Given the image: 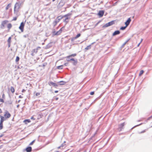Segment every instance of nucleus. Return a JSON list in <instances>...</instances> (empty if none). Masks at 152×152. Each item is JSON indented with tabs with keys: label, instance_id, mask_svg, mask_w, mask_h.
<instances>
[{
	"label": "nucleus",
	"instance_id": "obj_1",
	"mask_svg": "<svg viewBox=\"0 0 152 152\" xmlns=\"http://www.w3.org/2000/svg\"><path fill=\"white\" fill-rule=\"evenodd\" d=\"M71 15V13H69L63 16V18H65V19L63 20V22L66 23V24L69 22V20L70 19Z\"/></svg>",
	"mask_w": 152,
	"mask_h": 152
},
{
	"label": "nucleus",
	"instance_id": "obj_2",
	"mask_svg": "<svg viewBox=\"0 0 152 152\" xmlns=\"http://www.w3.org/2000/svg\"><path fill=\"white\" fill-rule=\"evenodd\" d=\"M21 3L19 2H17L15 4L14 8V13L17 14L18 11V10L20 8Z\"/></svg>",
	"mask_w": 152,
	"mask_h": 152
},
{
	"label": "nucleus",
	"instance_id": "obj_3",
	"mask_svg": "<svg viewBox=\"0 0 152 152\" xmlns=\"http://www.w3.org/2000/svg\"><path fill=\"white\" fill-rule=\"evenodd\" d=\"M8 21L7 20H5L2 22L1 25V28L3 29L4 28L5 25L8 23Z\"/></svg>",
	"mask_w": 152,
	"mask_h": 152
},
{
	"label": "nucleus",
	"instance_id": "obj_4",
	"mask_svg": "<svg viewBox=\"0 0 152 152\" xmlns=\"http://www.w3.org/2000/svg\"><path fill=\"white\" fill-rule=\"evenodd\" d=\"M114 23V21H112L108 22V23H106L104 26L103 27H107L113 25Z\"/></svg>",
	"mask_w": 152,
	"mask_h": 152
},
{
	"label": "nucleus",
	"instance_id": "obj_5",
	"mask_svg": "<svg viewBox=\"0 0 152 152\" xmlns=\"http://www.w3.org/2000/svg\"><path fill=\"white\" fill-rule=\"evenodd\" d=\"M25 23L23 22H22L19 27V28L20 30L22 32L23 31V28L24 26Z\"/></svg>",
	"mask_w": 152,
	"mask_h": 152
},
{
	"label": "nucleus",
	"instance_id": "obj_6",
	"mask_svg": "<svg viewBox=\"0 0 152 152\" xmlns=\"http://www.w3.org/2000/svg\"><path fill=\"white\" fill-rule=\"evenodd\" d=\"M62 28H61L59 31H57V32H55V31H53V33L54 35H60L62 32Z\"/></svg>",
	"mask_w": 152,
	"mask_h": 152
},
{
	"label": "nucleus",
	"instance_id": "obj_7",
	"mask_svg": "<svg viewBox=\"0 0 152 152\" xmlns=\"http://www.w3.org/2000/svg\"><path fill=\"white\" fill-rule=\"evenodd\" d=\"M11 116L10 114L8 112V111H6L5 112L4 116L5 118H9Z\"/></svg>",
	"mask_w": 152,
	"mask_h": 152
},
{
	"label": "nucleus",
	"instance_id": "obj_8",
	"mask_svg": "<svg viewBox=\"0 0 152 152\" xmlns=\"http://www.w3.org/2000/svg\"><path fill=\"white\" fill-rule=\"evenodd\" d=\"M124 123H123L119 125L118 129L119 131H121L123 129V127L124 125Z\"/></svg>",
	"mask_w": 152,
	"mask_h": 152
},
{
	"label": "nucleus",
	"instance_id": "obj_9",
	"mask_svg": "<svg viewBox=\"0 0 152 152\" xmlns=\"http://www.w3.org/2000/svg\"><path fill=\"white\" fill-rule=\"evenodd\" d=\"M104 14V11L102 10H101L99 11V13H98V15L100 17H102Z\"/></svg>",
	"mask_w": 152,
	"mask_h": 152
},
{
	"label": "nucleus",
	"instance_id": "obj_10",
	"mask_svg": "<svg viewBox=\"0 0 152 152\" xmlns=\"http://www.w3.org/2000/svg\"><path fill=\"white\" fill-rule=\"evenodd\" d=\"M131 21V19L130 18H129L127 21L125 22V24L126 26H127L129 25Z\"/></svg>",
	"mask_w": 152,
	"mask_h": 152
},
{
	"label": "nucleus",
	"instance_id": "obj_11",
	"mask_svg": "<svg viewBox=\"0 0 152 152\" xmlns=\"http://www.w3.org/2000/svg\"><path fill=\"white\" fill-rule=\"evenodd\" d=\"M66 142H64V143H62L60 146H59L58 147V149L61 148L63 149L64 148H65V147L66 144H64Z\"/></svg>",
	"mask_w": 152,
	"mask_h": 152
},
{
	"label": "nucleus",
	"instance_id": "obj_12",
	"mask_svg": "<svg viewBox=\"0 0 152 152\" xmlns=\"http://www.w3.org/2000/svg\"><path fill=\"white\" fill-rule=\"evenodd\" d=\"M60 21V20L57 19H56V20L53 22V24L54 26H55Z\"/></svg>",
	"mask_w": 152,
	"mask_h": 152
},
{
	"label": "nucleus",
	"instance_id": "obj_13",
	"mask_svg": "<svg viewBox=\"0 0 152 152\" xmlns=\"http://www.w3.org/2000/svg\"><path fill=\"white\" fill-rule=\"evenodd\" d=\"M49 85H53L54 86L56 87L58 86V85L56 83H54L52 82H50L49 83Z\"/></svg>",
	"mask_w": 152,
	"mask_h": 152
},
{
	"label": "nucleus",
	"instance_id": "obj_14",
	"mask_svg": "<svg viewBox=\"0 0 152 152\" xmlns=\"http://www.w3.org/2000/svg\"><path fill=\"white\" fill-rule=\"evenodd\" d=\"M27 152H31L32 150V148L31 147H28L26 149Z\"/></svg>",
	"mask_w": 152,
	"mask_h": 152
},
{
	"label": "nucleus",
	"instance_id": "obj_15",
	"mask_svg": "<svg viewBox=\"0 0 152 152\" xmlns=\"http://www.w3.org/2000/svg\"><path fill=\"white\" fill-rule=\"evenodd\" d=\"M120 32L119 31L117 30L116 31H115L113 34V36H115L116 35L118 34H120Z\"/></svg>",
	"mask_w": 152,
	"mask_h": 152
},
{
	"label": "nucleus",
	"instance_id": "obj_16",
	"mask_svg": "<svg viewBox=\"0 0 152 152\" xmlns=\"http://www.w3.org/2000/svg\"><path fill=\"white\" fill-rule=\"evenodd\" d=\"M76 55H77V54L76 53L73 54H71L70 55H69V56H66V58H70V57H74V56H76Z\"/></svg>",
	"mask_w": 152,
	"mask_h": 152
},
{
	"label": "nucleus",
	"instance_id": "obj_17",
	"mask_svg": "<svg viewBox=\"0 0 152 152\" xmlns=\"http://www.w3.org/2000/svg\"><path fill=\"white\" fill-rule=\"evenodd\" d=\"M12 101L10 100L7 101L6 103L7 104H12Z\"/></svg>",
	"mask_w": 152,
	"mask_h": 152
},
{
	"label": "nucleus",
	"instance_id": "obj_18",
	"mask_svg": "<svg viewBox=\"0 0 152 152\" xmlns=\"http://www.w3.org/2000/svg\"><path fill=\"white\" fill-rule=\"evenodd\" d=\"M51 47V44H48L45 48L46 49L49 48Z\"/></svg>",
	"mask_w": 152,
	"mask_h": 152
},
{
	"label": "nucleus",
	"instance_id": "obj_19",
	"mask_svg": "<svg viewBox=\"0 0 152 152\" xmlns=\"http://www.w3.org/2000/svg\"><path fill=\"white\" fill-rule=\"evenodd\" d=\"M60 85H63L65 84L66 82L63 81H61L59 82Z\"/></svg>",
	"mask_w": 152,
	"mask_h": 152
},
{
	"label": "nucleus",
	"instance_id": "obj_20",
	"mask_svg": "<svg viewBox=\"0 0 152 152\" xmlns=\"http://www.w3.org/2000/svg\"><path fill=\"white\" fill-rule=\"evenodd\" d=\"M80 36V34H78L76 37H74V38H73V40H74L75 39H76L79 37Z\"/></svg>",
	"mask_w": 152,
	"mask_h": 152
},
{
	"label": "nucleus",
	"instance_id": "obj_21",
	"mask_svg": "<svg viewBox=\"0 0 152 152\" xmlns=\"http://www.w3.org/2000/svg\"><path fill=\"white\" fill-rule=\"evenodd\" d=\"M30 121H31L29 119H26L24 121V122L26 124H27L28 123L30 122Z\"/></svg>",
	"mask_w": 152,
	"mask_h": 152
},
{
	"label": "nucleus",
	"instance_id": "obj_22",
	"mask_svg": "<svg viewBox=\"0 0 152 152\" xmlns=\"http://www.w3.org/2000/svg\"><path fill=\"white\" fill-rule=\"evenodd\" d=\"M0 117H1V120H0V122L1 123H3L4 120V117L3 116H0Z\"/></svg>",
	"mask_w": 152,
	"mask_h": 152
},
{
	"label": "nucleus",
	"instance_id": "obj_23",
	"mask_svg": "<svg viewBox=\"0 0 152 152\" xmlns=\"http://www.w3.org/2000/svg\"><path fill=\"white\" fill-rule=\"evenodd\" d=\"M37 52V49H34L32 50V55L33 56V54L34 53H36Z\"/></svg>",
	"mask_w": 152,
	"mask_h": 152
},
{
	"label": "nucleus",
	"instance_id": "obj_24",
	"mask_svg": "<svg viewBox=\"0 0 152 152\" xmlns=\"http://www.w3.org/2000/svg\"><path fill=\"white\" fill-rule=\"evenodd\" d=\"M77 63V59H76L74 61H73V62L72 63V64L73 65H76Z\"/></svg>",
	"mask_w": 152,
	"mask_h": 152
},
{
	"label": "nucleus",
	"instance_id": "obj_25",
	"mask_svg": "<svg viewBox=\"0 0 152 152\" xmlns=\"http://www.w3.org/2000/svg\"><path fill=\"white\" fill-rule=\"evenodd\" d=\"M11 91L12 93H13L15 91V89L13 87L11 86Z\"/></svg>",
	"mask_w": 152,
	"mask_h": 152
},
{
	"label": "nucleus",
	"instance_id": "obj_26",
	"mask_svg": "<svg viewBox=\"0 0 152 152\" xmlns=\"http://www.w3.org/2000/svg\"><path fill=\"white\" fill-rule=\"evenodd\" d=\"M12 27V24L11 23H9L8 24L7 27L9 29H10Z\"/></svg>",
	"mask_w": 152,
	"mask_h": 152
},
{
	"label": "nucleus",
	"instance_id": "obj_27",
	"mask_svg": "<svg viewBox=\"0 0 152 152\" xmlns=\"http://www.w3.org/2000/svg\"><path fill=\"white\" fill-rule=\"evenodd\" d=\"M63 18V16H59L56 19H59V20H60Z\"/></svg>",
	"mask_w": 152,
	"mask_h": 152
},
{
	"label": "nucleus",
	"instance_id": "obj_28",
	"mask_svg": "<svg viewBox=\"0 0 152 152\" xmlns=\"http://www.w3.org/2000/svg\"><path fill=\"white\" fill-rule=\"evenodd\" d=\"M11 37H9V38L7 40V42H8V43H11Z\"/></svg>",
	"mask_w": 152,
	"mask_h": 152
},
{
	"label": "nucleus",
	"instance_id": "obj_29",
	"mask_svg": "<svg viewBox=\"0 0 152 152\" xmlns=\"http://www.w3.org/2000/svg\"><path fill=\"white\" fill-rule=\"evenodd\" d=\"M63 65H61L57 66V69H62L63 68Z\"/></svg>",
	"mask_w": 152,
	"mask_h": 152
},
{
	"label": "nucleus",
	"instance_id": "obj_30",
	"mask_svg": "<svg viewBox=\"0 0 152 152\" xmlns=\"http://www.w3.org/2000/svg\"><path fill=\"white\" fill-rule=\"evenodd\" d=\"M144 71L143 70H141L139 73V76H141L143 73Z\"/></svg>",
	"mask_w": 152,
	"mask_h": 152
},
{
	"label": "nucleus",
	"instance_id": "obj_31",
	"mask_svg": "<svg viewBox=\"0 0 152 152\" xmlns=\"http://www.w3.org/2000/svg\"><path fill=\"white\" fill-rule=\"evenodd\" d=\"M91 45H89L88 46H87L86 47L85 49L86 50H87L89 49H90L91 48Z\"/></svg>",
	"mask_w": 152,
	"mask_h": 152
},
{
	"label": "nucleus",
	"instance_id": "obj_32",
	"mask_svg": "<svg viewBox=\"0 0 152 152\" xmlns=\"http://www.w3.org/2000/svg\"><path fill=\"white\" fill-rule=\"evenodd\" d=\"M3 123H0V130L2 129L3 128Z\"/></svg>",
	"mask_w": 152,
	"mask_h": 152
},
{
	"label": "nucleus",
	"instance_id": "obj_33",
	"mask_svg": "<svg viewBox=\"0 0 152 152\" xmlns=\"http://www.w3.org/2000/svg\"><path fill=\"white\" fill-rule=\"evenodd\" d=\"M11 5V4H9L6 7V10H8L9 8L10 7V6Z\"/></svg>",
	"mask_w": 152,
	"mask_h": 152
},
{
	"label": "nucleus",
	"instance_id": "obj_34",
	"mask_svg": "<svg viewBox=\"0 0 152 152\" xmlns=\"http://www.w3.org/2000/svg\"><path fill=\"white\" fill-rule=\"evenodd\" d=\"M127 26H124V27H122L121 28H120V29L121 30H124L125 29V28H126L127 27Z\"/></svg>",
	"mask_w": 152,
	"mask_h": 152
},
{
	"label": "nucleus",
	"instance_id": "obj_35",
	"mask_svg": "<svg viewBox=\"0 0 152 152\" xmlns=\"http://www.w3.org/2000/svg\"><path fill=\"white\" fill-rule=\"evenodd\" d=\"M75 60L73 58H71L69 60H67V61H68L70 62V61H74Z\"/></svg>",
	"mask_w": 152,
	"mask_h": 152
},
{
	"label": "nucleus",
	"instance_id": "obj_36",
	"mask_svg": "<svg viewBox=\"0 0 152 152\" xmlns=\"http://www.w3.org/2000/svg\"><path fill=\"white\" fill-rule=\"evenodd\" d=\"M19 60V57L18 56H17L16 58V61L18 62V61Z\"/></svg>",
	"mask_w": 152,
	"mask_h": 152
},
{
	"label": "nucleus",
	"instance_id": "obj_37",
	"mask_svg": "<svg viewBox=\"0 0 152 152\" xmlns=\"http://www.w3.org/2000/svg\"><path fill=\"white\" fill-rule=\"evenodd\" d=\"M35 140H33L29 144V145H32L33 144V143L35 142Z\"/></svg>",
	"mask_w": 152,
	"mask_h": 152
},
{
	"label": "nucleus",
	"instance_id": "obj_38",
	"mask_svg": "<svg viewBox=\"0 0 152 152\" xmlns=\"http://www.w3.org/2000/svg\"><path fill=\"white\" fill-rule=\"evenodd\" d=\"M28 34H26L23 35V37L25 38H26L28 37Z\"/></svg>",
	"mask_w": 152,
	"mask_h": 152
},
{
	"label": "nucleus",
	"instance_id": "obj_39",
	"mask_svg": "<svg viewBox=\"0 0 152 152\" xmlns=\"http://www.w3.org/2000/svg\"><path fill=\"white\" fill-rule=\"evenodd\" d=\"M94 91H92L91 92H90V94L91 95H94Z\"/></svg>",
	"mask_w": 152,
	"mask_h": 152
},
{
	"label": "nucleus",
	"instance_id": "obj_40",
	"mask_svg": "<svg viewBox=\"0 0 152 152\" xmlns=\"http://www.w3.org/2000/svg\"><path fill=\"white\" fill-rule=\"evenodd\" d=\"M17 18L16 17H14L12 20H17Z\"/></svg>",
	"mask_w": 152,
	"mask_h": 152
},
{
	"label": "nucleus",
	"instance_id": "obj_41",
	"mask_svg": "<svg viewBox=\"0 0 152 152\" xmlns=\"http://www.w3.org/2000/svg\"><path fill=\"white\" fill-rule=\"evenodd\" d=\"M2 98H5V95L4 93L2 94Z\"/></svg>",
	"mask_w": 152,
	"mask_h": 152
},
{
	"label": "nucleus",
	"instance_id": "obj_42",
	"mask_svg": "<svg viewBox=\"0 0 152 152\" xmlns=\"http://www.w3.org/2000/svg\"><path fill=\"white\" fill-rule=\"evenodd\" d=\"M0 101L1 102H4V100L3 99L0 98Z\"/></svg>",
	"mask_w": 152,
	"mask_h": 152
},
{
	"label": "nucleus",
	"instance_id": "obj_43",
	"mask_svg": "<svg viewBox=\"0 0 152 152\" xmlns=\"http://www.w3.org/2000/svg\"><path fill=\"white\" fill-rule=\"evenodd\" d=\"M31 119H33V120H35V119L34 118L33 116H32L31 117Z\"/></svg>",
	"mask_w": 152,
	"mask_h": 152
},
{
	"label": "nucleus",
	"instance_id": "obj_44",
	"mask_svg": "<svg viewBox=\"0 0 152 152\" xmlns=\"http://www.w3.org/2000/svg\"><path fill=\"white\" fill-rule=\"evenodd\" d=\"M127 41V42H124L123 44V45H122V47H123L124 46V45H125L126 44V43Z\"/></svg>",
	"mask_w": 152,
	"mask_h": 152
},
{
	"label": "nucleus",
	"instance_id": "obj_45",
	"mask_svg": "<svg viewBox=\"0 0 152 152\" xmlns=\"http://www.w3.org/2000/svg\"><path fill=\"white\" fill-rule=\"evenodd\" d=\"M40 95V93H37L36 94V95L37 96H39Z\"/></svg>",
	"mask_w": 152,
	"mask_h": 152
},
{
	"label": "nucleus",
	"instance_id": "obj_46",
	"mask_svg": "<svg viewBox=\"0 0 152 152\" xmlns=\"http://www.w3.org/2000/svg\"><path fill=\"white\" fill-rule=\"evenodd\" d=\"M40 48H41L40 47H37V48L36 49H37V50H38L39 49H40Z\"/></svg>",
	"mask_w": 152,
	"mask_h": 152
},
{
	"label": "nucleus",
	"instance_id": "obj_47",
	"mask_svg": "<svg viewBox=\"0 0 152 152\" xmlns=\"http://www.w3.org/2000/svg\"><path fill=\"white\" fill-rule=\"evenodd\" d=\"M25 91V90H24V89H23L22 90V92H23Z\"/></svg>",
	"mask_w": 152,
	"mask_h": 152
},
{
	"label": "nucleus",
	"instance_id": "obj_48",
	"mask_svg": "<svg viewBox=\"0 0 152 152\" xmlns=\"http://www.w3.org/2000/svg\"><path fill=\"white\" fill-rule=\"evenodd\" d=\"M19 98H22V97L21 95H20L19 96Z\"/></svg>",
	"mask_w": 152,
	"mask_h": 152
},
{
	"label": "nucleus",
	"instance_id": "obj_49",
	"mask_svg": "<svg viewBox=\"0 0 152 152\" xmlns=\"http://www.w3.org/2000/svg\"><path fill=\"white\" fill-rule=\"evenodd\" d=\"M8 46L9 47H10V43H8Z\"/></svg>",
	"mask_w": 152,
	"mask_h": 152
},
{
	"label": "nucleus",
	"instance_id": "obj_50",
	"mask_svg": "<svg viewBox=\"0 0 152 152\" xmlns=\"http://www.w3.org/2000/svg\"><path fill=\"white\" fill-rule=\"evenodd\" d=\"M58 92V91H55L54 92L55 93H57Z\"/></svg>",
	"mask_w": 152,
	"mask_h": 152
},
{
	"label": "nucleus",
	"instance_id": "obj_51",
	"mask_svg": "<svg viewBox=\"0 0 152 152\" xmlns=\"http://www.w3.org/2000/svg\"><path fill=\"white\" fill-rule=\"evenodd\" d=\"M140 43H139L138 44V45H137V47H139V45H140Z\"/></svg>",
	"mask_w": 152,
	"mask_h": 152
},
{
	"label": "nucleus",
	"instance_id": "obj_52",
	"mask_svg": "<svg viewBox=\"0 0 152 152\" xmlns=\"http://www.w3.org/2000/svg\"><path fill=\"white\" fill-rule=\"evenodd\" d=\"M145 132V131H142V132H141L140 133H143L144 132Z\"/></svg>",
	"mask_w": 152,
	"mask_h": 152
},
{
	"label": "nucleus",
	"instance_id": "obj_53",
	"mask_svg": "<svg viewBox=\"0 0 152 152\" xmlns=\"http://www.w3.org/2000/svg\"><path fill=\"white\" fill-rule=\"evenodd\" d=\"M2 113V111L1 109L0 108V113Z\"/></svg>",
	"mask_w": 152,
	"mask_h": 152
},
{
	"label": "nucleus",
	"instance_id": "obj_54",
	"mask_svg": "<svg viewBox=\"0 0 152 152\" xmlns=\"http://www.w3.org/2000/svg\"><path fill=\"white\" fill-rule=\"evenodd\" d=\"M142 40H143V39H141V41H140V43L142 42Z\"/></svg>",
	"mask_w": 152,
	"mask_h": 152
},
{
	"label": "nucleus",
	"instance_id": "obj_55",
	"mask_svg": "<svg viewBox=\"0 0 152 152\" xmlns=\"http://www.w3.org/2000/svg\"><path fill=\"white\" fill-rule=\"evenodd\" d=\"M19 104L17 106V108H18L19 107Z\"/></svg>",
	"mask_w": 152,
	"mask_h": 152
},
{
	"label": "nucleus",
	"instance_id": "obj_56",
	"mask_svg": "<svg viewBox=\"0 0 152 152\" xmlns=\"http://www.w3.org/2000/svg\"><path fill=\"white\" fill-rule=\"evenodd\" d=\"M3 136L2 135H0V137H1Z\"/></svg>",
	"mask_w": 152,
	"mask_h": 152
},
{
	"label": "nucleus",
	"instance_id": "obj_57",
	"mask_svg": "<svg viewBox=\"0 0 152 152\" xmlns=\"http://www.w3.org/2000/svg\"><path fill=\"white\" fill-rule=\"evenodd\" d=\"M139 124V125H137L136 126H139V125H141V124Z\"/></svg>",
	"mask_w": 152,
	"mask_h": 152
},
{
	"label": "nucleus",
	"instance_id": "obj_58",
	"mask_svg": "<svg viewBox=\"0 0 152 152\" xmlns=\"http://www.w3.org/2000/svg\"><path fill=\"white\" fill-rule=\"evenodd\" d=\"M67 60H69L70 59H69V58H67Z\"/></svg>",
	"mask_w": 152,
	"mask_h": 152
},
{
	"label": "nucleus",
	"instance_id": "obj_59",
	"mask_svg": "<svg viewBox=\"0 0 152 152\" xmlns=\"http://www.w3.org/2000/svg\"><path fill=\"white\" fill-rule=\"evenodd\" d=\"M42 45H44V43H42Z\"/></svg>",
	"mask_w": 152,
	"mask_h": 152
},
{
	"label": "nucleus",
	"instance_id": "obj_60",
	"mask_svg": "<svg viewBox=\"0 0 152 152\" xmlns=\"http://www.w3.org/2000/svg\"><path fill=\"white\" fill-rule=\"evenodd\" d=\"M20 100H19L18 101V102H20Z\"/></svg>",
	"mask_w": 152,
	"mask_h": 152
},
{
	"label": "nucleus",
	"instance_id": "obj_61",
	"mask_svg": "<svg viewBox=\"0 0 152 152\" xmlns=\"http://www.w3.org/2000/svg\"><path fill=\"white\" fill-rule=\"evenodd\" d=\"M56 0H52L53 1H55Z\"/></svg>",
	"mask_w": 152,
	"mask_h": 152
},
{
	"label": "nucleus",
	"instance_id": "obj_62",
	"mask_svg": "<svg viewBox=\"0 0 152 152\" xmlns=\"http://www.w3.org/2000/svg\"><path fill=\"white\" fill-rule=\"evenodd\" d=\"M43 66H45V65L44 64H43Z\"/></svg>",
	"mask_w": 152,
	"mask_h": 152
}]
</instances>
